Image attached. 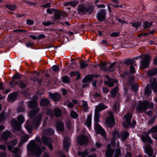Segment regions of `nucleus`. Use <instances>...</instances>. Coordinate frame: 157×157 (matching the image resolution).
<instances>
[{"instance_id":"1","label":"nucleus","mask_w":157,"mask_h":157,"mask_svg":"<svg viewBox=\"0 0 157 157\" xmlns=\"http://www.w3.org/2000/svg\"><path fill=\"white\" fill-rule=\"evenodd\" d=\"M42 115L39 114L35 119L32 122L27 121L26 122L25 127L29 133L32 132L33 128H37L41 123Z\"/></svg>"},{"instance_id":"2","label":"nucleus","mask_w":157,"mask_h":157,"mask_svg":"<svg viewBox=\"0 0 157 157\" xmlns=\"http://www.w3.org/2000/svg\"><path fill=\"white\" fill-rule=\"evenodd\" d=\"M27 148L28 151L35 154L37 156L41 154L42 149H45V147L40 148L34 140H31L28 144Z\"/></svg>"},{"instance_id":"3","label":"nucleus","mask_w":157,"mask_h":157,"mask_svg":"<svg viewBox=\"0 0 157 157\" xmlns=\"http://www.w3.org/2000/svg\"><path fill=\"white\" fill-rule=\"evenodd\" d=\"M100 114L99 113L95 111L94 116V121L95 122L94 129L97 133L101 134L103 136L105 135V131L103 129L98 123L99 121Z\"/></svg>"},{"instance_id":"4","label":"nucleus","mask_w":157,"mask_h":157,"mask_svg":"<svg viewBox=\"0 0 157 157\" xmlns=\"http://www.w3.org/2000/svg\"><path fill=\"white\" fill-rule=\"evenodd\" d=\"M153 107V104L152 102H149L148 101H145L141 102L139 101L136 109L142 112H145L148 109L152 108Z\"/></svg>"},{"instance_id":"5","label":"nucleus","mask_w":157,"mask_h":157,"mask_svg":"<svg viewBox=\"0 0 157 157\" xmlns=\"http://www.w3.org/2000/svg\"><path fill=\"white\" fill-rule=\"evenodd\" d=\"M150 84H148L144 92L146 95L149 96L151 93V90L149 88L151 87L154 90L155 92H157V82L155 78H151L150 80Z\"/></svg>"},{"instance_id":"6","label":"nucleus","mask_w":157,"mask_h":157,"mask_svg":"<svg viewBox=\"0 0 157 157\" xmlns=\"http://www.w3.org/2000/svg\"><path fill=\"white\" fill-rule=\"evenodd\" d=\"M138 57L143 59L141 62V68L147 67L150 60V57L148 55H143L140 56Z\"/></svg>"},{"instance_id":"7","label":"nucleus","mask_w":157,"mask_h":157,"mask_svg":"<svg viewBox=\"0 0 157 157\" xmlns=\"http://www.w3.org/2000/svg\"><path fill=\"white\" fill-rule=\"evenodd\" d=\"M132 117V115L129 113L124 116V117L126 121V122H123V125L124 127L127 128L130 126L131 124V121Z\"/></svg>"},{"instance_id":"8","label":"nucleus","mask_w":157,"mask_h":157,"mask_svg":"<svg viewBox=\"0 0 157 157\" xmlns=\"http://www.w3.org/2000/svg\"><path fill=\"white\" fill-rule=\"evenodd\" d=\"M109 113L110 116L107 118L106 123L108 127H112L115 125V122L113 113L112 112H109Z\"/></svg>"},{"instance_id":"9","label":"nucleus","mask_w":157,"mask_h":157,"mask_svg":"<svg viewBox=\"0 0 157 157\" xmlns=\"http://www.w3.org/2000/svg\"><path fill=\"white\" fill-rule=\"evenodd\" d=\"M106 14L105 10L102 9L99 12L97 15V19L99 21H102L105 20V15Z\"/></svg>"},{"instance_id":"10","label":"nucleus","mask_w":157,"mask_h":157,"mask_svg":"<svg viewBox=\"0 0 157 157\" xmlns=\"http://www.w3.org/2000/svg\"><path fill=\"white\" fill-rule=\"evenodd\" d=\"M43 143L51 149L52 150L53 147L51 144L52 140L46 136H42Z\"/></svg>"},{"instance_id":"11","label":"nucleus","mask_w":157,"mask_h":157,"mask_svg":"<svg viewBox=\"0 0 157 157\" xmlns=\"http://www.w3.org/2000/svg\"><path fill=\"white\" fill-rule=\"evenodd\" d=\"M70 144V140L68 137H65L63 140V146L66 151H68Z\"/></svg>"},{"instance_id":"12","label":"nucleus","mask_w":157,"mask_h":157,"mask_svg":"<svg viewBox=\"0 0 157 157\" xmlns=\"http://www.w3.org/2000/svg\"><path fill=\"white\" fill-rule=\"evenodd\" d=\"M86 137L84 135L80 136L77 137V140L79 144L82 145L85 144L87 141Z\"/></svg>"},{"instance_id":"13","label":"nucleus","mask_w":157,"mask_h":157,"mask_svg":"<svg viewBox=\"0 0 157 157\" xmlns=\"http://www.w3.org/2000/svg\"><path fill=\"white\" fill-rule=\"evenodd\" d=\"M107 107L103 103H101L96 106L95 111L99 113L105 109H107Z\"/></svg>"},{"instance_id":"14","label":"nucleus","mask_w":157,"mask_h":157,"mask_svg":"<svg viewBox=\"0 0 157 157\" xmlns=\"http://www.w3.org/2000/svg\"><path fill=\"white\" fill-rule=\"evenodd\" d=\"M11 124L14 128L17 131L21 130V124H19L14 119H12L11 121Z\"/></svg>"},{"instance_id":"15","label":"nucleus","mask_w":157,"mask_h":157,"mask_svg":"<svg viewBox=\"0 0 157 157\" xmlns=\"http://www.w3.org/2000/svg\"><path fill=\"white\" fill-rule=\"evenodd\" d=\"M78 10L80 13L84 14L88 12L89 9L85 6L81 5L78 6Z\"/></svg>"},{"instance_id":"16","label":"nucleus","mask_w":157,"mask_h":157,"mask_svg":"<svg viewBox=\"0 0 157 157\" xmlns=\"http://www.w3.org/2000/svg\"><path fill=\"white\" fill-rule=\"evenodd\" d=\"M141 139L142 141L144 142H147L150 144L152 143V141L151 140V137L149 136L147 134H146L144 135H143L141 136Z\"/></svg>"},{"instance_id":"17","label":"nucleus","mask_w":157,"mask_h":157,"mask_svg":"<svg viewBox=\"0 0 157 157\" xmlns=\"http://www.w3.org/2000/svg\"><path fill=\"white\" fill-rule=\"evenodd\" d=\"M33 98H34V100L29 102V106L31 108H33L36 107L38 105V103L36 102V100L37 99V96H35Z\"/></svg>"},{"instance_id":"18","label":"nucleus","mask_w":157,"mask_h":157,"mask_svg":"<svg viewBox=\"0 0 157 157\" xmlns=\"http://www.w3.org/2000/svg\"><path fill=\"white\" fill-rule=\"evenodd\" d=\"M110 145L108 144L107 146V149L106 151L105 155L107 157H112L114 154V151L113 150L110 149Z\"/></svg>"},{"instance_id":"19","label":"nucleus","mask_w":157,"mask_h":157,"mask_svg":"<svg viewBox=\"0 0 157 157\" xmlns=\"http://www.w3.org/2000/svg\"><path fill=\"white\" fill-rule=\"evenodd\" d=\"M49 96L54 101H59L61 98L59 94L57 93L52 94L50 93Z\"/></svg>"},{"instance_id":"20","label":"nucleus","mask_w":157,"mask_h":157,"mask_svg":"<svg viewBox=\"0 0 157 157\" xmlns=\"http://www.w3.org/2000/svg\"><path fill=\"white\" fill-rule=\"evenodd\" d=\"M11 132L9 131L4 132L2 134V140H6L11 136Z\"/></svg>"},{"instance_id":"21","label":"nucleus","mask_w":157,"mask_h":157,"mask_svg":"<svg viewBox=\"0 0 157 157\" xmlns=\"http://www.w3.org/2000/svg\"><path fill=\"white\" fill-rule=\"evenodd\" d=\"M17 142L18 140L17 139L14 140L10 142L8 145V149L10 151H11L13 147L17 144Z\"/></svg>"},{"instance_id":"22","label":"nucleus","mask_w":157,"mask_h":157,"mask_svg":"<svg viewBox=\"0 0 157 157\" xmlns=\"http://www.w3.org/2000/svg\"><path fill=\"white\" fill-rule=\"evenodd\" d=\"M40 109L39 108H38L36 109L31 110L29 113V116L30 118H32L36 115L38 113Z\"/></svg>"},{"instance_id":"23","label":"nucleus","mask_w":157,"mask_h":157,"mask_svg":"<svg viewBox=\"0 0 157 157\" xmlns=\"http://www.w3.org/2000/svg\"><path fill=\"white\" fill-rule=\"evenodd\" d=\"M146 151L149 156H151L153 154V150L150 146L147 145L146 147Z\"/></svg>"},{"instance_id":"24","label":"nucleus","mask_w":157,"mask_h":157,"mask_svg":"<svg viewBox=\"0 0 157 157\" xmlns=\"http://www.w3.org/2000/svg\"><path fill=\"white\" fill-rule=\"evenodd\" d=\"M93 78V76L92 75H87L82 80V81L84 83L90 82Z\"/></svg>"},{"instance_id":"25","label":"nucleus","mask_w":157,"mask_h":157,"mask_svg":"<svg viewBox=\"0 0 157 157\" xmlns=\"http://www.w3.org/2000/svg\"><path fill=\"white\" fill-rule=\"evenodd\" d=\"M18 95V93L17 92H15L9 94L8 95V98L9 100L11 101H13L16 99Z\"/></svg>"},{"instance_id":"26","label":"nucleus","mask_w":157,"mask_h":157,"mask_svg":"<svg viewBox=\"0 0 157 157\" xmlns=\"http://www.w3.org/2000/svg\"><path fill=\"white\" fill-rule=\"evenodd\" d=\"M57 129L60 131H62L64 128L63 124L61 122L58 123L56 125Z\"/></svg>"},{"instance_id":"27","label":"nucleus","mask_w":157,"mask_h":157,"mask_svg":"<svg viewBox=\"0 0 157 157\" xmlns=\"http://www.w3.org/2000/svg\"><path fill=\"white\" fill-rule=\"evenodd\" d=\"M29 138V136L28 135H25V137L19 142L18 146L20 147Z\"/></svg>"},{"instance_id":"28","label":"nucleus","mask_w":157,"mask_h":157,"mask_svg":"<svg viewBox=\"0 0 157 157\" xmlns=\"http://www.w3.org/2000/svg\"><path fill=\"white\" fill-rule=\"evenodd\" d=\"M40 103L42 106H47L49 104V101L47 99H42L41 100Z\"/></svg>"},{"instance_id":"29","label":"nucleus","mask_w":157,"mask_h":157,"mask_svg":"<svg viewBox=\"0 0 157 157\" xmlns=\"http://www.w3.org/2000/svg\"><path fill=\"white\" fill-rule=\"evenodd\" d=\"M117 81L116 80L112 79L110 80L108 82L105 81V83L107 84L109 87L112 86L113 84L117 83Z\"/></svg>"},{"instance_id":"30","label":"nucleus","mask_w":157,"mask_h":157,"mask_svg":"<svg viewBox=\"0 0 157 157\" xmlns=\"http://www.w3.org/2000/svg\"><path fill=\"white\" fill-rule=\"evenodd\" d=\"M89 153L87 150H85L82 152H78V155L81 157H84L87 155Z\"/></svg>"},{"instance_id":"31","label":"nucleus","mask_w":157,"mask_h":157,"mask_svg":"<svg viewBox=\"0 0 157 157\" xmlns=\"http://www.w3.org/2000/svg\"><path fill=\"white\" fill-rule=\"evenodd\" d=\"M55 115L56 117H59L61 115L62 112L59 108L55 109L54 111Z\"/></svg>"},{"instance_id":"32","label":"nucleus","mask_w":157,"mask_h":157,"mask_svg":"<svg viewBox=\"0 0 157 157\" xmlns=\"http://www.w3.org/2000/svg\"><path fill=\"white\" fill-rule=\"evenodd\" d=\"M91 124V115H89L87 118L86 121V125L87 126L90 128Z\"/></svg>"},{"instance_id":"33","label":"nucleus","mask_w":157,"mask_h":157,"mask_svg":"<svg viewBox=\"0 0 157 157\" xmlns=\"http://www.w3.org/2000/svg\"><path fill=\"white\" fill-rule=\"evenodd\" d=\"M79 63L81 68H85L88 65V64L87 63L86 61L84 60H82L80 61Z\"/></svg>"},{"instance_id":"34","label":"nucleus","mask_w":157,"mask_h":157,"mask_svg":"<svg viewBox=\"0 0 157 157\" xmlns=\"http://www.w3.org/2000/svg\"><path fill=\"white\" fill-rule=\"evenodd\" d=\"M148 74L149 76H153L157 73V69H154L150 70L148 71Z\"/></svg>"},{"instance_id":"35","label":"nucleus","mask_w":157,"mask_h":157,"mask_svg":"<svg viewBox=\"0 0 157 157\" xmlns=\"http://www.w3.org/2000/svg\"><path fill=\"white\" fill-rule=\"evenodd\" d=\"M118 89V87L116 86L112 90L111 92V94L112 97H114L116 96Z\"/></svg>"},{"instance_id":"36","label":"nucleus","mask_w":157,"mask_h":157,"mask_svg":"<svg viewBox=\"0 0 157 157\" xmlns=\"http://www.w3.org/2000/svg\"><path fill=\"white\" fill-rule=\"evenodd\" d=\"M129 136V133L126 132H124L121 133V137L123 140L127 138Z\"/></svg>"},{"instance_id":"37","label":"nucleus","mask_w":157,"mask_h":157,"mask_svg":"<svg viewBox=\"0 0 157 157\" xmlns=\"http://www.w3.org/2000/svg\"><path fill=\"white\" fill-rule=\"evenodd\" d=\"M152 25V22H148L147 21H145L143 23V26L144 29L148 28Z\"/></svg>"},{"instance_id":"38","label":"nucleus","mask_w":157,"mask_h":157,"mask_svg":"<svg viewBox=\"0 0 157 157\" xmlns=\"http://www.w3.org/2000/svg\"><path fill=\"white\" fill-rule=\"evenodd\" d=\"M17 119L19 123H21V124L23 123L25 121V120L24 117L22 115H19L17 117Z\"/></svg>"},{"instance_id":"39","label":"nucleus","mask_w":157,"mask_h":157,"mask_svg":"<svg viewBox=\"0 0 157 157\" xmlns=\"http://www.w3.org/2000/svg\"><path fill=\"white\" fill-rule=\"evenodd\" d=\"M113 137L115 138H119L121 137V135H120L119 132L117 131H115L113 133Z\"/></svg>"},{"instance_id":"40","label":"nucleus","mask_w":157,"mask_h":157,"mask_svg":"<svg viewBox=\"0 0 157 157\" xmlns=\"http://www.w3.org/2000/svg\"><path fill=\"white\" fill-rule=\"evenodd\" d=\"M6 6L9 9L12 10H15L17 8L16 6L15 5H6Z\"/></svg>"},{"instance_id":"41","label":"nucleus","mask_w":157,"mask_h":157,"mask_svg":"<svg viewBox=\"0 0 157 157\" xmlns=\"http://www.w3.org/2000/svg\"><path fill=\"white\" fill-rule=\"evenodd\" d=\"M130 24H131L133 27H135L136 29H137V28L141 25V23L138 22H136L135 23H132L130 22Z\"/></svg>"},{"instance_id":"42","label":"nucleus","mask_w":157,"mask_h":157,"mask_svg":"<svg viewBox=\"0 0 157 157\" xmlns=\"http://www.w3.org/2000/svg\"><path fill=\"white\" fill-rule=\"evenodd\" d=\"M148 132L149 133L157 132V126L153 127L148 131Z\"/></svg>"},{"instance_id":"43","label":"nucleus","mask_w":157,"mask_h":157,"mask_svg":"<svg viewBox=\"0 0 157 157\" xmlns=\"http://www.w3.org/2000/svg\"><path fill=\"white\" fill-rule=\"evenodd\" d=\"M133 63V60L132 59H128L125 61V63L126 65H132Z\"/></svg>"},{"instance_id":"44","label":"nucleus","mask_w":157,"mask_h":157,"mask_svg":"<svg viewBox=\"0 0 157 157\" xmlns=\"http://www.w3.org/2000/svg\"><path fill=\"white\" fill-rule=\"evenodd\" d=\"M63 13L60 12H58L55 14V18L56 20H58L60 19L61 15H62Z\"/></svg>"},{"instance_id":"45","label":"nucleus","mask_w":157,"mask_h":157,"mask_svg":"<svg viewBox=\"0 0 157 157\" xmlns=\"http://www.w3.org/2000/svg\"><path fill=\"white\" fill-rule=\"evenodd\" d=\"M44 132H46L47 134L49 135L52 134L54 133L53 130L52 128L48 129L46 130H44Z\"/></svg>"},{"instance_id":"46","label":"nucleus","mask_w":157,"mask_h":157,"mask_svg":"<svg viewBox=\"0 0 157 157\" xmlns=\"http://www.w3.org/2000/svg\"><path fill=\"white\" fill-rule=\"evenodd\" d=\"M119 103L118 102L116 103L113 106V109L114 111H116L119 109Z\"/></svg>"},{"instance_id":"47","label":"nucleus","mask_w":157,"mask_h":157,"mask_svg":"<svg viewBox=\"0 0 157 157\" xmlns=\"http://www.w3.org/2000/svg\"><path fill=\"white\" fill-rule=\"evenodd\" d=\"M18 84L19 87L21 88H24L26 87V84L22 81L19 82Z\"/></svg>"},{"instance_id":"48","label":"nucleus","mask_w":157,"mask_h":157,"mask_svg":"<svg viewBox=\"0 0 157 157\" xmlns=\"http://www.w3.org/2000/svg\"><path fill=\"white\" fill-rule=\"evenodd\" d=\"M82 107L84 109L86 110L88 109L87 103L85 101H82Z\"/></svg>"},{"instance_id":"49","label":"nucleus","mask_w":157,"mask_h":157,"mask_svg":"<svg viewBox=\"0 0 157 157\" xmlns=\"http://www.w3.org/2000/svg\"><path fill=\"white\" fill-rule=\"evenodd\" d=\"M62 80L63 82L68 83L69 81V78L67 76H65L62 78Z\"/></svg>"},{"instance_id":"50","label":"nucleus","mask_w":157,"mask_h":157,"mask_svg":"<svg viewBox=\"0 0 157 157\" xmlns=\"http://www.w3.org/2000/svg\"><path fill=\"white\" fill-rule=\"evenodd\" d=\"M71 115L72 117L75 118H76L78 116V114L72 111L71 112Z\"/></svg>"},{"instance_id":"51","label":"nucleus","mask_w":157,"mask_h":157,"mask_svg":"<svg viewBox=\"0 0 157 157\" xmlns=\"http://www.w3.org/2000/svg\"><path fill=\"white\" fill-rule=\"evenodd\" d=\"M99 66L100 68L102 69H105V67L106 66V64L105 63L103 62L100 63Z\"/></svg>"},{"instance_id":"52","label":"nucleus","mask_w":157,"mask_h":157,"mask_svg":"<svg viewBox=\"0 0 157 157\" xmlns=\"http://www.w3.org/2000/svg\"><path fill=\"white\" fill-rule=\"evenodd\" d=\"M70 75L71 76H75L77 75L78 78H79L80 76V74L77 72L72 71L71 72Z\"/></svg>"},{"instance_id":"53","label":"nucleus","mask_w":157,"mask_h":157,"mask_svg":"<svg viewBox=\"0 0 157 157\" xmlns=\"http://www.w3.org/2000/svg\"><path fill=\"white\" fill-rule=\"evenodd\" d=\"M52 69L55 72H58L59 71V67L58 66L55 65L52 67Z\"/></svg>"},{"instance_id":"54","label":"nucleus","mask_w":157,"mask_h":157,"mask_svg":"<svg viewBox=\"0 0 157 157\" xmlns=\"http://www.w3.org/2000/svg\"><path fill=\"white\" fill-rule=\"evenodd\" d=\"M53 23V22L48 21L47 22H44L43 23V24L44 25L46 26H48L52 24Z\"/></svg>"},{"instance_id":"55","label":"nucleus","mask_w":157,"mask_h":157,"mask_svg":"<svg viewBox=\"0 0 157 157\" xmlns=\"http://www.w3.org/2000/svg\"><path fill=\"white\" fill-rule=\"evenodd\" d=\"M78 3V1H74L70 2V5L73 7H75Z\"/></svg>"},{"instance_id":"56","label":"nucleus","mask_w":157,"mask_h":157,"mask_svg":"<svg viewBox=\"0 0 157 157\" xmlns=\"http://www.w3.org/2000/svg\"><path fill=\"white\" fill-rule=\"evenodd\" d=\"M138 85L137 84H136L133 85L132 86V89L134 91L136 92L138 90Z\"/></svg>"},{"instance_id":"57","label":"nucleus","mask_w":157,"mask_h":157,"mask_svg":"<svg viewBox=\"0 0 157 157\" xmlns=\"http://www.w3.org/2000/svg\"><path fill=\"white\" fill-rule=\"evenodd\" d=\"M21 75L20 74L17 73L15 74L12 77V78L13 79H17L21 78Z\"/></svg>"},{"instance_id":"58","label":"nucleus","mask_w":157,"mask_h":157,"mask_svg":"<svg viewBox=\"0 0 157 157\" xmlns=\"http://www.w3.org/2000/svg\"><path fill=\"white\" fill-rule=\"evenodd\" d=\"M130 72L132 74H133L135 73V68L132 65H131L130 66Z\"/></svg>"},{"instance_id":"59","label":"nucleus","mask_w":157,"mask_h":157,"mask_svg":"<svg viewBox=\"0 0 157 157\" xmlns=\"http://www.w3.org/2000/svg\"><path fill=\"white\" fill-rule=\"evenodd\" d=\"M121 153L120 150L118 149L116 150L114 157H118Z\"/></svg>"},{"instance_id":"60","label":"nucleus","mask_w":157,"mask_h":157,"mask_svg":"<svg viewBox=\"0 0 157 157\" xmlns=\"http://www.w3.org/2000/svg\"><path fill=\"white\" fill-rule=\"evenodd\" d=\"M18 83L19 82H17L14 80L11 81L10 83V85L13 86H15L16 85L18 84Z\"/></svg>"},{"instance_id":"61","label":"nucleus","mask_w":157,"mask_h":157,"mask_svg":"<svg viewBox=\"0 0 157 157\" xmlns=\"http://www.w3.org/2000/svg\"><path fill=\"white\" fill-rule=\"evenodd\" d=\"M119 34L117 32H114L110 34V36L111 37H117L119 36Z\"/></svg>"},{"instance_id":"62","label":"nucleus","mask_w":157,"mask_h":157,"mask_svg":"<svg viewBox=\"0 0 157 157\" xmlns=\"http://www.w3.org/2000/svg\"><path fill=\"white\" fill-rule=\"evenodd\" d=\"M117 20L122 24H128V23L127 21H126L124 20H122L120 18L117 19Z\"/></svg>"},{"instance_id":"63","label":"nucleus","mask_w":157,"mask_h":157,"mask_svg":"<svg viewBox=\"0 0 157 157\" xmlns=\"http://www.w3.org/2000/svg\"><path fill=\"white\" fill-rule=\"evenodd\" d=\"M27 23L29 25H32L34 23V21L30 19H28L27 21Z\"/></svg>"},{"instance_id":"64","label":"nucleus","mask_w":157,"mask_h":157,"mask_svg":"<svg viewBox=\"0 0 157 157\" xmlns=\"http://www.w3.org/2000/svg\"><path fill=\"white\" fill-rule=\"evenodd\" d=\"M47 113L50 116H52L53 114V111L51 109H49L48 110Z\"/></svg>"}]
</instances>
